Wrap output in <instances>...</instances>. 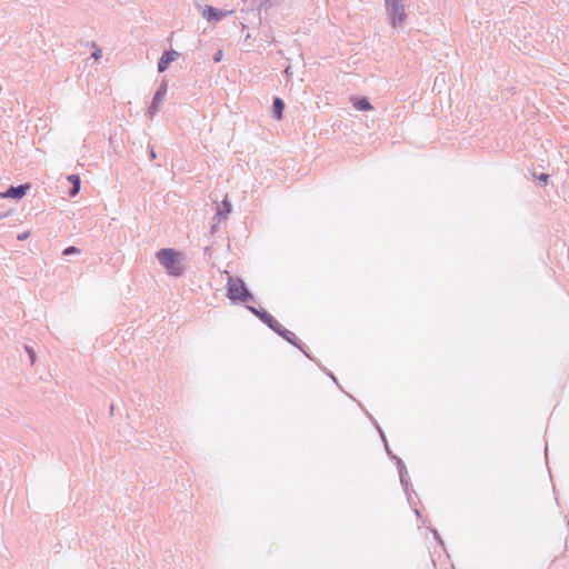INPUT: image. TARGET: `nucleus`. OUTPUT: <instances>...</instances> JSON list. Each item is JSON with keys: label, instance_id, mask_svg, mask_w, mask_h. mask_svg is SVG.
Wrapping results in <instances>:
<instances>
[{"label": "nucleus", "instance_id": "1", "mask_svg": "<svg viewBox=\"0 0 569 569\" xmlns=\"http://www.w3.org/2000/svg\"><path fill=\"white\" fill-rule=\"evenodd\" d=\"M156 258L171 277H181L184 273V256L172 248H163L157 251Z\"/></svg>", "mask_w": 569, "mask_h": 569}, {"label": "nucleus", "instance_id": "2", "mask_svg": "<svg viewBox=\"0 0 569 569\" xmlns=\"http://www.w3.org/2000/svg\"><path fill=\"white\" fill-rule=\"evenodd\" d=\"M386 9L393 28L401 26L406 20L405 0H386Z\"/></svg>", "mask_w": 569, "mask_h": 569}, {"label": "nucleus", "instance_id": "3", "mask_svg": "<svg viewBox=\"0 0 569 569\" xmlns=\"http://www.w3.org/2000/svg\"><path fill=\"white\" fill-rule=\"evenodd\" d=\"M228 293L227 297L231 301H244L247 299H251V295L248 291L244 282L240 278H229L227 284Z\"/></svg>", "mask_w": 569, "mask_h": 569}, {"label": "nucleus", "instance_id": "4", "mask_svg": "<svg viewBox=\"0 0 569 569\" xmlns=\"http://www.w3.org/2000/svg\"><path fill=\"white\" fill-rule=\"evenodd\" d=\"M166 93H167V83L163 82L160 84V87L157 89V91L153 96L152 102L148 109L149 117L153 118L154 116L158 114V112L160 111V103H161L162 99L164 98Z\"/></svg>", "mask_w": 569, "mask_h": 569}, {"label": "nucleus", "instance_id": "5", "mask_svg": "<svg viewBox=\"0 0 569 569\" xmlns=\"http://www.w3.org/2000/svg\"><path fill=\"white\" fill-rule=\"evenodd\" d=\"M30 189V184H20L18 187H10L8 190L0 192V198H14V199H21L27 191Z\"/></svg>", "mask_w": 569, "mask_h": 569}, {"label": "nucleus", "instance_id": "6", "mask_svg": "<svg viewBox=\"0 0 569 569\" xmlns=\"http://www.w3.org/2000/svg\"><path fill=\"white\" fill-rule=\"evenodd\" d=\"M253 315L258 316L260 320L266 323L270 329H276L274 327H280V323L267 311L257 309L254 307H247Z\"/></svg>", "mask_w": 569, "mask_h": 569}, {"label": "nucleus", "instance_id": "7", "mask_svg": "<svg viewBox=\"0 0 569 569\" xmlns=\"http://www.w3.org/2000/svg\"><path fill=\"white\" fill-rule=\"evenodd\" d=\"M179 53L174 50L164 51L158 62V71L164 72L169 64L177 59Z\"/></svg>", "mask_w": 569, "mask_h": 569}, {"label": "nucleus", "instance_id": "8", "mask_svg": "<svg viewBox=\"0 0 569 569\" xmlns=\"http://www.w3.org/2000/svg\"><path fill=\"white\" fill-rule=\"evenodd\" d=\"M226 16V13L221 10H218L213 7H210L208 6L203 12H202V17L207 20V21H211V20H216V21H219L221 20L223 17Z\"/></svg>", "mask_w": 569, "mask_h": 569}, {"label": "nucleus", "instance_id": "9", "mask_svg": "<svg viewBox=\"0 0 569 569\" xmlns=\"http://www.w3.org/2000/svg\"><path fill=\"white\" fill-rule=\"evenodd\" d=\"M276 329H272L274 332H277L279 336H281L282 338H284L288 342L299 347L297 343H296V335L293 332H291L290 330L283 328L281 325L280 327H274Z\"/></svg>", "mask_w": 569, "mask_h": 569}, {"label": "nucleus", "instance_id": "10", "mask_svg": "<svg viewBox=\"0 0 569 569\" xmlns=\"http://www.w3.org/2000/svg\"><path fill=\"white\" fill-rule=\"evenodd\" d=\"M231 211V203L228 199L222 200L221 204L217 207V217L219 221L226 219Z\"/></svg>", "mask_w": 569, "mask_h": 569}, {"label": "nucleus", "instance_id": "11", "mask_svg": "<svg viewBox=\"0 0 569 569\" xmlns=\"http://www.w3.org/2000/svg\"><path fill=\"white\" fill-rule=\"evenodd\" d=\"M283 110H284V103H283L282 99L274 98L273 103H272V113L277 120H280L282 118Z\"/></svg>", "mask_w": 569, "mask_h": 569}, {"label": "nucleus", "instance_id": "12", "mask_svg": "<svg viewBox=\"0 0 569 569\" xmlns=\"http://www.w3.org/2000/svg\"><path fill=\"white\" fill-rule=\"evenodd\" d=\"M352 106H353L355 109H357L359 111H368V110H371L373 108L372 104L370 103V101L367 98H361V99L352 100Z\"/></svg>", "mask_w": 569, "mask_h": 569}, {"label": "nucleus", "instance_id": "13", "mask_svg": "<svg viewBox=\"0 0 569 569\" xmlns=\"http://www.w3.org/2000/svg\"><path fill=\"white\" fill-rule=\"evenodd\" d=\"M68 181L72 183V189L70 190V196L74 197L80 191V177L78 174L68 176Z\"/></svg>", "mask_w": 569, "mask_h": 569}, {"label": "nucleus", "instance_id": "14", "mask_svg": "<svg viewBox=\"0 0 569 569\" xmlns=\"http://www.w3.org/2000/svg\"><path fill=\"white\" fill-rule=\"evenodd\" d=\"M398 468H399L400 481H401V483L405 487H407L408 486V481L405 478V476H406V468H405V466H403V463L401 461H399Z\"/></svg>", "mask_w": 569, "mask_h": 569}, {"label": "nucleus", "instance_id": "15", "mask_svg": "<svg viewBox=\"0 0 569 569\" xmlns=\"http://www.w3.org/2000/svg\"><path fill=\"white\" fill-rule=\"evenodd\" d=\"M80 253H81V250L74 246H70V247L66 248L63 251L64 256L80 254Z\"/></svg>", "mask_w": 569, "mask_h": 569}, {"label": "nucleus", "instance_id": "16", "mask_svg": "<svg viewBox=\"0 0 569 569\" xmlns=\"http://www.w3.org/2000/svg\"><path fill=\"white\" fill-rule=\"evenodd\" d=\"M94 51L91 54V58L94 60H99L102 57V49L93 43Z\"/></svg>", "mask_w": 569, "mask_h": 569}, {"label": "nucleus", "instance_id": "17", "mask_svg": "<svg viewBox=\"0 0 569 569\" xmlns=\"http://www.w3.org/2000/svg\"><path fill=\"white\" fill-rule=\"evenodd\" d=\"M26 351L29 355L31 365H34V362H36V353H34V351L32 350V348H30L28 346L26 347Z\"/></svg>", "mask_w": 569, "mask_h": 569}, {"label": "nucleus", "instance_id": "18", "mask_svg": "<svg viewBox=\"0 0 569 569\" xmlns=\"http://www.w3.org/2000/svg\"><path fill=\"white\" fill-rule=\"evenodd\" d=\"M222 57H223V52H222L221 50H218V51L214 53V56H213V60H214V62H219V61H221Z\"/></svg>", "mask_w": 569, "mask_h": 569}, {"label": "nucleus", "instance_id": "19", "mask_svg": "<svg viewBox=\"0 0 569 569\" xmlns=\"http://www.w3.org/2000/svg\"><path fill=\"white\" fill-rule=\"evenodd\" d=\"M29 234H30V232H29V231L23 232V233H20V234H18L17 239H18L19 241H23V240H26V239L29 237Z\"/></svg>", "mask_w": 569, "mask_h": 569}, {"label": "nucleus", "instance_id": "20", "mask_svg": "<svg viewBox=\"0 0 569 569\" xmlns=\"http://www.w3.org/2000/svg\"><path fill=\"white\" fill-rule=\"evenodd\" d=\"M548 179H549V176L546 173H541L539 176V180L542 181L543 183H546L548 181Z\"/></svg>", "mask_w": 569, "mask_h": 569}, {"label": "nucleus", "instance_id": "21", "mask_svg": "<svg viewBox=\"0 0 569 569\" xmlns=\"http://www.w3.org/2000/svg\"><path fill=\"white\" fill-rule=\"evenodd\" d=\"M433 536H435V538H436L437 540H439V541L441 542V539H440V537H439V535H438V532H437L436 530L433 531Z\"/></svg>", "mask_w": 569, "mask_h": 569}, {"label": "nucleus", "instance_id": "22", "mask_svg": "<svg viewBox=\"0 0 569 569\" xmlns=\"http://www.w3.org/2000/svg\"><path fill=\"white\" fill-rule=\"evenodd\" d=\"M150 154H151V158H156V153H154L153 149H151Z\"/></svg>", "mask_w": 569, "mask_h": 569}]
</instances>
